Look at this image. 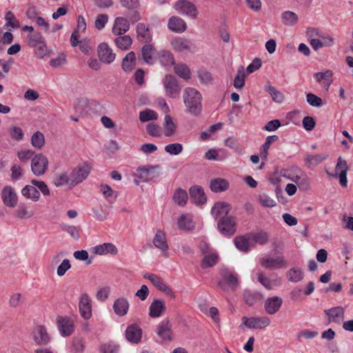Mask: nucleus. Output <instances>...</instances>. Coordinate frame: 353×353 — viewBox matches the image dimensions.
Masks as SVG:
<instances>
[{
    "instance_id": "f257e3e1",
    "label": "nucleus",
    "mask_w": 353,
    "mask_h": 353,
    "mask_svg": "<svg viewBox=\"0 0 353 353\" xmlns=\"http://www.w3.org/2000/svg\"><path fill=\"white\" fill-rule=\"evenodd\" d=\"M183 98L188 112L194 115L200 114L202 109V97L197 90L194 88H186L183 91Z\"/></svg>"
},
{
    "instance_id": "f03ea898",
    "label": "nucleus",
    "mask_w": 353,
    "mask_h": 353,
    "mask_svg": "<svg viewBox=\"0 0 353 353\" xmlns=\"http://www.w3.org/2000/svg\"><path fill=\"white\" fill-rule=\"evenodd\" d=\"M281 175L295 183L300 189L307 190L310 188L309 177L301 169L297 167L283 169L281 171Z\"/></svg>"
},
{
    "instance_id": "7ed1b4c3",
    "label": "nucleus",
    "mask_w": 353,
    "mask_h": 353,
    "mask_svg": "<svg viewBox=\"0 0 353 353\" xmlns=\"http://www.w3.org/2000/svg\"><path fill=\"white\" fill-rule=\"evenodd\" d=\"M160 165H146L139 167L137 169V174L144 182L152 181L160 176Z\"/></svg>"
},
{
    "instance_id": "20e7f679",
    "label": "nucleus",
    "mask_w": 353,
    "mask_h": 353,
    "mask_svg": "<svg viewBox=\"0 0 353 353\" xmlns=\"http://www.w3.org/2000/svg\"><path fill=\"white\" fill-rule=\"evenodd\" d=\"M163 83L168 97L172 99L179 97L181 88L174 76L171 74L165 75Z\"/></svg>"
},
{
    "instance_id": "39448f33",
    "label": "nucleus",
    "mask_w": 353,
    "mask_h": 353,
    "mask_svg": "<svg viewBox=\"0 0 353 353\" xmlns=\"http://www.w3.org/2000/svg\"><path fill=\"white\" fill-rule=\"evenodd\" d=\"M178 13L188 16L193 19L198 15V10L195 5L187 0H179L174 6Z\"/></svg>"
},
{
    "instance_id": "423d86ee",
    "label": "nucleus",
    "mask_w": 353,
    "mask_h": 353,
    "mask_svg": "<svg viewBox=\"0 0 353 353\" xmlns=\"http://www.w3.org/2000/svg\"><path fill=\"white\" fill-rule=\"evenodd\" d=\"M48 158L42 154L35 155L31 161V170L35 176L43 175L48 170Z\"/></svg>"
},
{
    "instance_id": "0eeeda50",
    "label": "nucleus",
    "mask_w": 353,
    "mask_h": 353,
    "mask_svg": "<svg viewBox=\"0 0 353 353\" xmlns=\"http://www.w3.org/2000/svg\"><path fill=\"white\" fill-rule=\"evenodd\" d=\"M219 232L224 236H230L236 232V221L232 216L223 217L218 223Z\"/></svg>"
},
{
    "instance_id": "6e6552de",
    "label": "nucleus",
    "mask_w": 353,
    "mask_h": 353,
    "mask_svg": "<svg viewBox=\"0 0 353 353\" xmlns=\"http://www.w3.org/2000/svg\"><path fill=\"white\" fill-rule=\"evenodd\" d=\"M3 203L8 208H14L18 203V196L14 189L10 185H6L1 190Z\"/></svg>"
},
{
    "instance_id": "1a4fd4ad",
    "label": "nucleus",
    "mask_w": 353,
    "mask_h": 353,
    "mask_svg": "<svg viewBox=\"0 0 353 353\" xmlns=\"http://www.w3.org/2000/svg\"><path fill=\"white\" fill-rule=\"evenodd\" d=\"M145 279L150 280L152 283L159 290L168 294L172 299H175L176 296L172 289L158 276L154 274H145Z\"/></svg>"
},
{
    "instance_id": "9d476101",
    "label": "nucleus",
    "mask_w": 353,
    "mask_h": 353,
    "mask_svg": "<svg viewBox=\"0 0 353 353\" xmlns=\"http://www.w3.org/2000/svg\"><path fill=\"white\" fill-rule=\"evenodd\" d=\"M90 172V167L88 164L79 165L73 169L70 173L73 185L81 183L85 180Z\"/></svg>"
},
{
    "instance_id": "9b49d317",
    "label": "nucleus",
    "mask_w": 353,
    "mask_h": 353,
    "mask_svg": "<svg viewBox=\"0 0 353 353\" xmlns=\"http://www.w3.org/2000/svg\"><path fill=\"white\" fill-rule=\"evenodd\" d=\"M244 325L250 329H263L270 324V319L267 316L262 317H243Z\"/></svg>"
},
{
    "instance_id": "f8f14e48",
    "label": "nucleus",
    "mask_w": 353,
    "mask_h": 353,
    "mask_svg": "<svg viewBox=\"0 0 353 353\" xmlns=\"http://www.w3.org/2000/svg\"><path fill=\"white\" fill-rule=\"evenodd\" d=\"M348 166L347 161L343 159L341 157L338 159V162L335 168V173L332 176L339 177V183L343 187L347 186V172Z\"/></svg>"
},
{
    "instance_id": "ddd939ff",
    "label": "nucleus",
    "mask_w": 353,
    "mask_h": 353,
    "mask_svg": "<svg viewBox=\"0 0 353 353\" xmlns=\"http://www.w3.org/2000/svg\"><path fill=\"white\" fill-rule=\"evenodd\" d=\"M97 50L98 56L101 61L110 64L114 61L116 54L106 43H101L98 46Z\"/></svg>"
},
{
    "instance_id": "4468645a",
    "label": "nucleus",
    "mask_w": 353,
    "mask_h": 353,
    "mask_svg": "<svg viewBox=\"0 0 353 353\" xmlns=\"http://www.w3.org/2000/svg\"><path fill=\"white\" fill-rule=\"evenodd\" d=\"M79 312L84 319H89L92 316L91 300L86 293L81 294L79 303Z\"/></svg>"
},
{
    "instance_id": "2eb2a0df",
    "label": "nucleus",
    "mask_w": 353,
    "mask_h": 353,
    "mask_svg": "<svg viewBox=\"0 0 353 353\" xmlns=\"http://www.w3.org/2000/svg\"><path fill=\"white\" fill-rule=\"evenodd\" d=\"M32 334L34 341L37 345H46L50 341V336L43 325H37L33 330Z\"/></svg>"
},
{
    "instance_id": "dca6fc26",
    "label": "nucleus",
    "mask_w": 353,
    "mask_h": 353,
    "mask_svg": "<svg viewBox=\"0 0 353 353\" xmlns=\"http://www.w3.org/2000/svg\"><path fill=\"white\" fill-rule=\"evenodd\" d=\"M261 264L266 269H279L287 267V262L283 256L263 257L261 260Z\"/></svg>"
},
{
    "instance_id": "f3484780",
    "label": "nucleus",
    "mask_w": 353,
    "mask_h": 353,
    "mask_svg": "<svg viewBox=\"0 0 353 353\" xmlns=\"http://www.w3.org/2000/svg\"><path fill=\"white\" fill-rule=\"evenodd\" d=\"M330 323L340 324L344 319L345 309L342 306H336L324 310Z\"/></svg>"
},
{
    "instance_id": "a211bd4d",
    "label": "nucleus",
    "mask_w": 353,
    "mask_h": 353,
    "mask_svg": "<svg viewBox=\"0 0 353 353\" xmlns=\"http://www.w3.org/2000/svg\"><path fill=\"white\" fill-rule=\"evenodd\" d=\"M130 29L129 21L122 17H117L113 23L112 32L114 35H123Z\"/></svg>"
},
{
    "instance_id": "6ab92c4d",
    "label": "nucleus",
    "mask_w": 353,
    "mask_h": 353,
    "mask_svg": "<svg viewBox=\"0 0 353 353\" xmlns=\"http://www.w3.org/2000/svg\"><path fill=\"white\" fill-rule=\"evenodd\" d=\"M57 324L59 330L63 336H70L74 331L73 321L69 318L59 316Z\"/></svg>"
},
{
    "instance_id": "aec40b11",
    "label": "nucleus",
    "mask_w": 353,
    "mask_h": 353,
    "mask_svg": "<svg viewBox=\"0 0 353 353\" xmlns=\"http://www.w3.org/2000/svg\"><path fill=\"white\" fill-rule=\"evenodd\" d=\"M333 72L330 70L325 72H319L314 74V77L318 83H321L326 90H329L330 86L333 82Z\"/></svg>"
},
{
    "instance_id": "412c9836",
    "label": "nucleus",
    "mask_w": 353,
    "mask_h": 353,
    "mask_svg": "<svg viewBox=\"0 0 353 353\" xmlns=\"http://www.w3.org/2000/svg\"><path fill=\"white\" fill-rule=\"evenodd\" d=\"M190 200L196 205H201L206 202L207 197L203 188L192 186L190 188Z\"/></svg>"
},
{
    "instance_id": "4be33fe9",
    "label": "nucleus",
    "mask_w": 353,
    "mask_h": 353,
    "mask_svg": "<svg viewBox=\"0 0 353 353\" xmlns=\"http://www.w3.org/2000/svg\"><path fill=\"white\" fill-rule=\"evenodd\" d=\"M230 210V205L225 202L216 203L211 210L212 215L215 218L222 219L223 217H228V214Z\"/></svg>"
},
{
    "instance_id": "5701e85b",
    "label": "nucleus",
    "mask_w": 353,
    "mask_h": 353,
    "mask_svg": "<svg viewBox=\"0 0 353 353\" xmlns=\"http://www.w3.org/2000/svg\"><path fill=\"white\" fill-rule=\"evenodd\" d=\"M158 53L155 48L151 44L146 43L142 48V57L148 64H153L154 63Z\"/></svg>"
},
{
    "instance_id": "b1692460",
    "label": "nucleus",
    "mask_w": 353,
    "mask_h": 353,
    "mask_svg": "<svg viewBox=\"0 0 353 353\" xmlns=\"http://www.w3.org/2000/svg\"><path fill=\"white\" fill-rule=\"evenodd\" d=\"M282 303V299L279 296L268 298L265 301V310L268 314H274L279 310Z\"/></svg>"
},
{
    "instance_id": "393cba45",
    "label": "nucleus",
    "mask_w": 353,
    "mask_h": 353,
    "mask_svg": "<svg viewBox=\"0 0 353 353\" xmlns=\"http://www.w3.org/2000/svg\"><path fill=\"white\" fill-rule=\"evenodd\" d=\"M129 307L128 301L123 297L116 299L112 306L114 313L119 316H125L128 312Z\"/></svg>"
},
{
    "instance_id": "a878e982",
    "label": "nucleus",
    "mask_w": 353,
    "mask_h": 353,
    "mask_svg": "<svg viewBox=\"0 0 353 353\" xmlns=\"http://www.w3.org/2000/svg\"><path fill=\"white\" fill-rule=\"evenodd\" d=\"M141 336L142 330L137 325H131L125 330V337L131 343H137L140 341Z\"/></svg>"
},
{
    "instance_id": "bb28decb",
    "label": "nucleus",
    "mask_w": 353,
    "mask_h": 353,
    "mask_svg": "<svg viewBox=\"0 0 353 353\" xmlns=\"http://www.w3.org/2000/svg\"><path fill=\"white\" fill-rule=\"evenodd\" d=\"M168 28L175 32H183L187 29L185 21L179 17H172L168 23Z\"/></svg>"
},
{
    "instance_id": "cd10ccee",
    "label": "nucleus",
    "mask_w": 353,
    "mask_h": 353,
    "mask_svg": "<svg viewBox=\"0 0 353 353\" xmlns=\"http://www.w3.org/2000/svg\"><path fill=\"white\" fill-rule=\"evenodd\" d=\"M165 310V305L163 301L154 300L149 307V315L152 318L161 316Z\"/></svg>"
},
{
    "instance_id": "c85d7f7f",
    "label": "nucleus",
    "mask_w": 353,
    "mask_h": 353,
    "mask_svg": "<svg viewBox=\"0 0 353 353\" xmlns=\"http://www.w3.org/2000/svg\"><path fill=\"white\" fill-rule=\"evenodd\" d=\"M21 195L27 199H30L33 202H37L40 199V192L36 186L31 185H25L21 190Z\"/></svg>"
},
{
    "instance_id": "c756f323",
    "label": "nucleus",
    "mask_w": 353,
    "mask_h": 353,
    "mask_svg": "<svg viewBox=\"0 0 353 353\" xmlns=\"http://www.w3.org/2000/svg\"><path fill=\"white\" fill-rule=\"evenodd\" d=\"M171 46L178 52H185L190 50L192 43L188 39L178 37L172 40Z\"/></svg>"
},
{
    "instance_id": "7c9ffc66",
    "label": "nucleus",
    "mask_w": 353,
    "mask_h": 353,
    "mask_svg": "<svg viewBox=\"0 0 353 353\" xmlns=\"http://www.w3.org/2000/svg\"><path fill=\"white\" fill-rule=\"evenodd\" d=\"M138 40L142 43H148L152 40V34L149 28L144 23H139L137 26Z\"/></svg>"
},
{
    "instance_id": "2f4dec72",
    "label": "nucleus",
    "mask_w": 353,
    "mask_h": 353,
    "mask_svg": "<svg viewBox=\"0 0 353 353\" xmlns=\"http://www.w3.org/2000/svg\"><path fill=\"white\" fill-rule=\"evenodd\" d=\"M153 244L154 246L165 252L168 250V244L166 241L165 234L161 230H158L153 239Z\"/></svg>"
},
{
    "instance_id": "473e14b6",
    "label": "nucleus",
    "mask_w": 353,
    "mask_h": 353,
    "mask_svg": "<svg viewBox=\"0 0 353 353\" xmlns=\"http://www.w3.org/2000/svg\"><path fill=\"white\" fill-rule=\"evenodd\" d=\"M7 134L9 139L16 142H20L24 138V132L22 128L16 125H11L8 128Z\"/></svg>"
},
{
    "instance_id": "72a5a7b5",
    "label": "nucleus",
    "mask_w": 353,
    "mask_h": 353,
    "mask_svg": "<svg viewBox=\"0 0 353 353\" xmlns=\"http://www.w3.org/2000/svg\"><path fill=\"white\" fill-rule=\"evenodd\" d=\"M93 252L97 254L103 255L108 253L116 254L118 252L117 247L110 243H105L97 245L92 248Z\"/></svg>"
},
{
    "instance_id": "f704fd0d",
    "label": "nucleus",
    "mask_w": 353,
    "mask_h": 353,
    "mask_svg": "<svg viewBox=\"0 0 353 353\" xmlns=\"http://www.w3.org/2000/svg\"><path fill=\"white\" fill-rule=\"evenodd\" d=\"M34 214L32 210L29 209L27 204L21 203L14 211V216L20 219H30Z\"/></svg>"
},
{
    "instance_id": "c9c22d12",
    "label": "nucleus",
    "mask_w": 353,
    "mask_h": 353,
    "mask_svg": "<svg viewBox=\"0 0 353 353\" xmlns=\"http://www.w3.org/2000/svg\"><path fill=\"white\" fill-rule=\"evenodd\" d=\"M234 243L238 250L246 252L250 250L252 241L248 234L235 237Z\"/></svg>"
},
{
    "instance_id": "e433bc0d",
    "label": "nucleus",
    "mask_w": 353,
    "mask_h": 353,
    "mask_svg": "<svg viewBox=\"0 0 353 353\" xmlns=\"http://www.w3.org/2000/svg\"><path fill=\"white\" fill-rule=\"evenodd\" d=\"M53 183L55 186L61 187L65 185L74 187L70 174L67 172H61L57 174L53 179Z\"/></svg>"
},
{
    "instance_id": "4c0bfd02",
    "label": "nucleus",
    "mask_w": 353,
    "mask_h": 353,
    "mask_svg": "<svg viewBox=\"0 0 353 353\" xmlns=\"http://www.w3.org/2000/svg\"><path fill=\"white\" fill-rule=\"evenodd\" d=\"M177 223L179 228L183 230H192L195 227L192 217L190 214H182L179 217Z\"/></svg>"
},
{
    "instance_id": "58836bf2",
    "label": "nucleus",
    "mask_w": 353,
    "mask_h": 353,
    "mask_svg": "<svg viewBox=\"0 0 353 353\" xmlns=\"http://www.w3.org/2000/svg\"><path fill=\"white\" fill-rule=\"evenodd\" d=\"M229 188V183L225 179L216 178L211 181L210 189L214 192L225 191Z\"/></svg>"
},
{
    "instance_id": "ea45409f",
    "label": "nucleus",
    "mask_w": 353,
    "mask_h": 353,
    "mask_svg": "<svg viewBox=\"0 0 353 353\" xmlns=\"http://www.w3.org/2000/svg\"><path fill=\"white\" fill-rule=\"evenodd\" d=\"M157 334L165 341L171 339V330L168 321H163L157 327Z\"/></svg>"
},
{
    "instance_id": "a19ab883",
    "label": "nucleus",
    "mask_w": 353,
    "mask_h": 353,
    "mask_svg": "<svg viewBox=\"0 0 353 353\" xmlns=\"http://www.w3.org/2000/svg\"><path fill=\"white\" fill-rule=\"evenodd\" d=\"M163 125L165 136L171 137L174 134L176 126L170 115L166 114L165 116Z\"/></svg>"
},
{
    "instance_id": "79ce46f5",
    "label": "nucleus",
    "mask_w": 353,
    "mask_h": 353,
    "mask_svg": "<svg viewBox=\"0 0 353 353\" xmlns=\"http://www.w3.org/2000/svg\"><path fill=\"white\" fill-rule=\"evenodd\" d=\"M286 276L289 281L298 283L303 279L304 273L301 268H293L287 272Z\"/></svg>"
},
{
    "instance_id": "37998d69",
    "label": "nucleus",
    "mask_w": 353,
    "mask_h": 353,
    "mask_svg": "<svg viewBox=\"0 0 353 353\" xmlns=\"http://www.w3.org/2000/svg\"><path fill=\"white\" fill-rule=\"evenodd\" d=\"M219 260V256L216 252H210L204 255L201 266L203 269H206L215 265Z\"/></svg>"
},
{
    "instance_id": "c03bdc74",
    "label": "nucleus",
    "mask_w": 353,
    "mask_h": 353,
    "mask_svg": "<svg viewBox=\"0 0 353 353\" xmlns=\"http://www.w3.org/2000/svg\"><path fill=\"white\" fill-rule=\"evenodd\" d=\"M119 37L114 39V43L117 46L123 50H126L130 48L132 45V40L129 35H118Z\"/></svg>"
},
{
    "instance_id": "a18cd8bd",
    "label": "nucleus",
    "mask_w": 353,
    "mask_h": 353,
    "mask_svg": "<svg viewBox=\"0 0 353 353\" xmlns=\"http://www.w3.org/2000/svg\"><path fill=\"white\" fill-rule=\"evenodd\" d=\"M136 65V57L134 52L128 53L123 59L122 68L125 71H131Z\"/></svg>"
},
{
    "instance_id": "49530a36",
    "label": "nucleus",
    "mask_w": 353,
    "mask_h": 353,
    "mask_svg": "<svg viewBox=\"0 0 353 353\" xmlns=\"http://www.w3.org/2000/svg\"><path fill=\"white\" fill-rule=\"evenodd\" d=\"M249 234L251 241L255 244L265 245L268 242L269 234L265 231H260Z\"/></svg>"
},
{
    "instance_id": "de8ad7c7",
    "label": "nucleus",
    "mask_w": 353,
    "mask_h": 353,
    "mask_svg": "<svg viewBox=\"0 0 353 353\" xmlns=\"http://www.w3.org/2000/svg\"><path fill=\"white\" fill-rule=\"evenodd\" d=\"M278 139L279 137L276 135L268 136L266 138L265 143L260 148V154L263 160L267 159L270 145Z\"/></svg>"
},
{
    "instance_id": "09e8293b",
    "label": "nucleus",
    "mask_w": 353,
    "mask_h": 353,
    "mask_svg": "<svg viewBox=\"0 0 353 353\" xmlns=\"http://www.w3.org/2000/svg\"><path fill=\"white\" fill-rule=\"evenodd\" d=\"M157 58L159 59L161 64L164 66L172 65L174 63L172 54L167 50H161L159 52Z\"/></svg>"
},
{
    "instance_id": "8fccbe9b",
    "label": "nucleus",
    "mask_w": 353,
    "mask_h": 353,
    "mask_svg": "<svg viewBox=\"0 0 353 353\" xmlns=\"http://www.w3.org/2000/svg\"><path fill=\"white\" fill-rule=\"evenodd\" d=\"M174 72L184 80H188L191 77V72L187 65L184 63H179L175 65L174 68Z\"/></svg>"
},
{
    "instance_id": "3c124183",
    "label": "nucleus",
    "mask_w": 353,
    "mask_h": 353,
    "mask_svg": "<svg viewBox=\"0 0 353 353\" xmlns=\"http://www.w3.org/2000/svg\"><path fill=\"white\" fill-rule=\"evenodd\" d=\"M282 22L288 26H293L298 21L296 14L292 11H285L281 14Z\"/></svg>"
},
{
    "instance_id": "603ef678",
    "label": "nucleus",
    "mask_w": 353,
    "mask_h": 353,
    "mask_svg": "<svg viewBox=\"0 0 353 353\" xmlns=\"http://www.w3.org/2000/svg\"><path fill=\"white\" fill-rule=\"evenodd\" d=\"M173 199L179 205L184 206L188 201V194L185 190L179 188L174 192Z\"/></svg>"
},
{
    "instance_id": "864d4df0",
    "label": "nucleus",
    "mask_w": 353,
    "mask_h": 353,
    "mask_svg": "<svg viewBox=\"0 0 353 353\" xmlns=\"http://www.w3.org/2000/svg\"><path fill=\"white\" fill-rule=\"evenodd\" d=\"M31 144L37 149H41L45 144V138L42 132L37 131L31 137Z\"/></svg>"
},
{
    "instance_id": "5fc2aeb1",
    "label": "nucleus",
    "mask_w": 353,
    "mask_h": 353,
    "mask_svg": "<svg viewBox=\"0 0 353 353\" xmlns=\"http://www.w3.org/2000/svg\"><path fill=\"white\" fill-rule=\"evenodd\" d=\"M245 74L244 71V68L243 66H241L238 70L237 74L235 76L234 81V86L235 88L238 90H241L243 88L245 85Z\"/></svg>"
},
{
    "instance_id": "6e6d98bb",
    "label": "nucleus",
    "mask_w": 353,
    "mask_h": 353,
    "mask_svg": "<svg viewBox=\"0 0 353 353\" xmlns=\"http://www.w3.org/2000/svg\"><path fill=\"white\" fill-rule=\"evenodd\" d=\"M44 41L43 37L39 32L32 33L28 36V44L32 48L36 47Z\"/></svg>"
},
{
    "instance_id": "4d7b16f0",
    "label": "nucleus",
    "mask_w": 353,
    "mask_h": 353,
    "mask_svg": "<svg viewBox=\"0 0 353 353\" xmlns=\"http://www.w3.org/2000/svg\"><path fill=\"white\" fill-rule=\"evenodd\" d=\"M158 118L157 113L150 109L141 111L139 113V120L141 122H147L149 121L157 120Z\"/></svg>"
},
{
    "instance_id": "13d9d810",
    "label": "nucleus",
    "mask_w": 353,
    "mask_h": 353,
    "mask_svg": "<svg viewBox=\"0 0 353 353\" xmlns=\"http://www.w3.org/2000/svg\"><path fill=\"white\" fill-rule=\"evenodd\" d=\"M165 151L170 155H179L183 151V147L181 143H170L165 146Z\"/></svg>"
},
{
    "instance_id": "bf43d9fd",
    "label": "nucleus",
    "mask_w": 353,
    "mask_h": 353,
    "mask_svg": "<svg viewBox=\"0 0 353 353\" xmlns=\"http://www.w3.org/2000/svg\"><path fill=\"white\" fill-rule=\"evenodd\" d=\"M61 229L68 232L70 236L75 240H79L80 238L79 231L80 229L74 225H68L65 224L61 225Z\"/></svg>"
},
{
    "instance_id": "052dcab7",
    "label": "nucleus",
    "mask_w": 353,
    "mask_h": 353,
    "mask_svg": "<svg viewBox=\"0 0 353 353\" xmlns=\"http://www.w3.org/2000/svg\"><path fill=\"white\" fill-rule=\"evenodd\" d=\"M259 203L266 208H273L276 205V201L265 194H261L259 196Z\"/></svg>"
},
{
    "instance_id": "680f3d73",
    "label": "nucleus",
    "mask_w": 353,
    "mask_h": 353,
    "mask_svg": "<svg viewBox=\"0 0 353 353\" xmlns=\"http://www.w3.org/2000/svg\"><path fill=\"white\" fill-rule=\"evenodd\" d=\"M31 184L36 186L40 192L44 196H49L50 194V189L48 188L47 184L43 181H39L37 179H32L30 181Z\"/></svg>"
},
{
    "instance_id": "e2e57ef3",
    "label": "nucleus",
    "mask_w": 353,
    "mask_h": 353,
    "mask_svg": "<svg viewBox=\"0 0 353 353\" xmlns=\"http://www.w3.org/2000/svg\"><path fill=\"white\" fill-rule=\"evenodd\" d=\"M327 158L326 154H318L315 155H309L306 157V161L311 165H316L323 162Z\"/></svg>"
},
{
    "instance_id": "0e129e2a",
    "label": "nucleus",
    "mask_w": 353,
    "mask_h": 353,
    "mask_svg": "<svg viewBox=\"0 0 353 353\" xmlns=\"http://www.w3.org/2000/svg\"><path fill=\"white\" fill-rule=\"evenodd\" d=\"M108 21V16L106 14H101L97 15L96 20L94 21L95 28L101 30L104 28L106 23Z\"/></svg>"
},
{
    "instance_id": "69168bd1",
    "label": "nucleus",
    "mask_w": 353,
    "mask_h": 353,
    "mask_svg": "<svg viewBox=\"0 0 353 353\" xmlns=\"http://www.w3.org/2000/svg\"><path fill=\"white\" fill-rule=\"evenodd\" d=\"M307 102L313 107H320L323 104L322 99L314 94L309 93L306 96Z\"/></svg>"
},
{
    "instance_id": "338daca9",
    "label": "nucleus",
    "mask_w": 353,
    "mask_h": 353,
    "mask_svg": "<svg viewBox=\"0 0 353 353\" xmlns=\"http://www.w3.org/2000/svg\"><path fill=\"white\" fill-rule=\"evenodd\" d=\"M5 19L6 20V26H10L13 28H18L20 27L19 21L16 19L12 12H8L5 16Z\"/></svg>"
},
{
    "instance_id": "774afa93",
    "label": "nucleus",
    "mask_w": 353,
    "mask_h": 353,
    "mask_svg": "<svg viewBox=\"0 0 353 353\" xmlns=\"http://www.w3.org/2000/svg\"><path fill=\"white\" fill-rule=\"evenodd\" d=\"M71 268V264L68 259L63 260L61 264L58 266L57 274L59 276H63L65 272Z\"/></svg>"
}]
</instances>
